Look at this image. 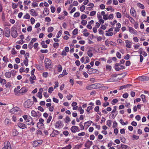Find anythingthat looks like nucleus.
I'll return each instance as SVG.
<instances>
[{"label": "nucleus", "mask_w": 149, "mask_h": 149, "mask_svg": "<svg viewBox=\"0 0 149 149\" xmlns=\"http://www.w3.org/2000/svg\"><path fill=\"white\" fill-rule=\"evenodd\" d=\"M93 142L88 140L86 144V147L88 148H89L92 145Z\"/></svg>", "instance_id": "nucleus-22"}, {"label": "nucleus", "mask_w": 149, "mask_h": 149, "mask_svg": "<svg viewBox=\"0 0 149 149\" xmlns=\"http://www.w3.org/2000/svg\"><path fill=\"white\" fill-rule=\"evenodd\" d=\"M59 134V132L56 130H54L52 133L50 134V136L52 137H54L56 135Z\"/></svg>", "instance_id": "nucleus-16"}, {"label": "nucleus", "mask_w": 149, "mask_h": 149, "mask_svg": "<svg viewBox=\"0 0 149 149\" xmlns=\"http://www.w3.org/2000/svg\"><path fill=\"white\" fill-rule=\"evenodd\" d=\"M26 124L28 125H33L34 124V123L33 122V120L31 116H29L28 119L26 120Z\"/></svg>", "instance_id": "nucleus-7"}, {"label": "nucleus", "mask_w": 149, "mask_h": 149, "mask_svg": "<svg viewBox=\"0 0 149 149\" xmlns=\"http://www.w3.org/2000/svg\"><path fill=\"white\" fill-rule=\"evenodd\" d=\"M79 130V128L77 126H72L70 129L71 131L73 133H75Z\"/></svg>", "instance_id": "nucleus-14"}, {"label": "nucleus", "mask_w": 149, "mask_h": 149, "mask_svg": "<svg viewBox=\"0 0 149 149\" xmlns=\"http://www.w3.org/2000/svg\"><path fill=\"white\" fill-rule=\"evenodd\" d=\"M93 85H95V87H96L95 88V89L100 88V84L98 83L95 84Z\"/></svg>", "instance_id": "nucleus-58"}, {"label": "nucleus", "mask_w": 149, "mask_h": 149, "mask_svg": "<svg viewBox=\"0 0 149 149\" xmlns=\"http://www.w3.org/2000/svg\"><path fill=\"white\" fill-rule=\"evenodd\" d=\"M54 30V28L52 27H49L47 29V31L48 32H52Z\"/></svg>", "instance_id": "nucleus-47"}, {"label": "nucleus", "mask_w": 149, "mask_h": 149, "mask_svg": "<svg viewBox=\"0 0 149 149\" xmlns=\"http://www.w3.org/2000/svg\"><path fill=\"white\" fill-rule=\"evenodd\" d=\"M78 29H74L72 32V33L74 35H76L78 33Z\"/></svg>", "instance_id": "nucleus-53"}, {"label": "nucleus", "mask_w": 149, "mask_h": 149, "mask_svg": "<svg viewBox=\"0 0 149 149\" xmlns=\"http://www.w3.org/2000/svg\"><path fill=\"white\" fill-rule=\"evenodd\" d=\"M30 14L33 16H36L38 15L37 13H36L33 9H31L30 11Z\"/></svg>", "instance_id": "nucleus-18"}, {"label": "nucleus", "mask_w": 149, "mask_h": 149, "mask_svg": "<svg viewBox=\"0 0 149 149\" xmlns=\"http://www.w3.org/2000/svg\"><path fill=\"white\" fill-rule=\"evenodd\" d=\"M141 97L142 99V100L143 102H146V96L145 95H144V94H142L141 95Z\"/></svg>", "instance_id": "nucleus-32"}, {"label": "nucleus", "mask_w": 149, "mask_h": 149, "mask_svg": "<svg viewBox=\"0 0 149 149\" xmlns=\"http://www.w3.org/2000/svg\"><path fill=\"white\" fill-rule=\"evenodd\" d=\"M27 91V88L26 87H23L19 91V93H24Z\"/></svg>", "instance_id": "nucleus-17"}, {"label": "nucleus", "mask_w": 149, "mask_h": 149, "mask_svg": "<svg viewBox=\"0 0 149 149\" xmlns=\"http://www.w3.org/2000/svg\"><path fill=\"white\" fill-rule=\"evenodd\" d=\"M39 123H38L37 124V125H38L40 123L41 124H42L43 125L42 123L44 121V120L42 119V118H40L39 119Z\"/></svg>", "instance_id": "nucleus-51"}, {"label": "nucleus", "mask_w": 149, "mask_h": 149, "mask_svg": "<svg viewBox=\"0 0 149 149\" xmlns=\"http://www.w3.org/2000/svg\"><path fill=\"white\" fill-rule=\"evenodd\" d=\"M80 15V13L79 12L75 13L74 15V17H77Z\"/></svg>", "instance_id": "nucleus-61"}, {"label": "nucleus", "mask_w": 149, "mask_h": 149, "mask_svg": "<svg viewBox=\"0 0 149 149\" xmlns=\"http://www.w3.org/2000/svg\"><path fill=\"white\" fill-rule=\"evenodd\" d=\"M70 118L68 116H67L66 117V120L65 122L66 123H68V122L70 121Z\"/></svg>", "instance_id": "nucleus-62"}, {"label": "nucleus", "mask_w": 149, "mask_h": 149, "mask_svg": "<svg viewBox=\"0 0 149 149\" xmlns=\"http://www.w3.org/2000/svg\"><path fill=\"white\" fill-rule=\"evenodd\" d=\"M93 123L92 121L91 120H89L86 122H85L84 123V126H86V127H89L91 124Z\"/></svg>", "instance_id": "nucleus-26"}, {"label": "nucleus", "mask_w": 149, "mask_h": 149, "mask_svg": "<svg viewBox=\"0 0 149 149\" xmlns=\"http://www.w3.org/2000/svg\"><path fill=\"white\" fill-rule=\"evenodd\" d=\"M11 73L9 72H7L5 73V76L7 78H10L11 77Z\"/></svg>", "instance_id": "nucleus-29"}, {"label": "nucleus", "mask_w": 149, "mask_h": 149, "mask_svg": "<svg viewBox=\"0 0 149 149\" xmlns=\"http://www.w3.org/2000/svg\"><path fill=\"white\" fill-rule=\"evenodd\" d=\"M143 49L142 48H140L138 50V53L140 54H141L142 55L143 54Z\"/></svg>", "instance_id": "nucleus-56"}, {"label": "nucleus", "mask_w": 149, "mask_h": 149, "mask_svg": "<svg viewBox=\"0 0 149 149\" xmlns=\"http://www.w3.org/2000/svg\"><path fill=\"white\" fill-rule=\"evenodd\" d=\"M37 39L36 38H32L30 42V43L28 45L29 48L31 49L33 47V43L36 41Z\"/></svg>", "instance_id": "nucleus-10"}, {"label": "nucleus", "mask_w": 149, "mask_h": 149, "mask_svg": "<svg viewBox=\"0 0 149 149\" xmlns=\"http://www.w3.org/2000/svg\"><path fill=\"white\" fill-rule=\"evenodd\" d=\"M63 126V123L61 122V121L59 120L56 122L55 126L56 127H62Z\"/></svg>", "instance_id": "nucleus-8"}, {"label": "nucleus", "mask_w": 149, "mask_h": 149, "mask_svg": "<svg viewBox=\"0 0 149 149\" xmlns=\"http://www.w3.org/2000/svg\"><path fill=\"white\" fill-rule=\"evenodd\" d=\"M105 35L106 36H112L113 35V32H108V31L107 32Z\"/></svg>", "instance_id": "nucleus-38"}, {"label": "nucleus", "mask_w": 149, "mask_h": 149, "mask_svg": "<svg viewBox=\"0 0 149 149\" xmlns=\"http://www.w3.org/2000/svg\"><path fill=\"white\" fill-rule=\"evenodd\" d=\"M131 86V85L130 84H126V85H123V86L120 87V89H124V88H128V87H129V86Z\"/></svg>", "instance_id": "nucleus-28"}, {"label": "nucleus", "mask_w": 149, "mask_h": 149, "mask_svg": "<svg viewBox=\"0 0 149 149\" xmlns=\"http://www.w3.org/2000/svg\"><path fill=\"white\" fill-rule=\"evenodd\" d=\"M24 19H29L30 16L28 13H26V14L24 16Z\"/></svg>", "instance_id": "nucleus-43"}, {"label": "nucleus", "mask_w": 149, "mask_h": 149, "mask_svg": "<svg viewBox=\"0 0 149 149\" xmlns=\"http://www.w3.org/2000/svg\"><path fill=\"white\" fill-rule=\"evenodd\" d=\"M116 55L117 57L119 58V59L121 58V55L119 52H117L116 54Z\"/></svg>", "instance_id": "nucleus-49"}, {"label": "nucleus", "mask_w": 149, "mask_h": 149, "mask_svg": "<svg viewBox=\"0 0 149 149\" xmlns=\"http://www.w3.org/2000/svg\"><path fill=\"white\" fill-rule=\"evenodd\" d=\"M71 148V146L70 145L67 146L66 147L62 148L61 149H70Z\"/></svg>", "instance_id": "nucleus-64"}, {"label": "nucleus", "mask_w": 149, "mask_h": 149, "mask_svg": "<svg viewBox=\"0 0 149 149\" xmlns=\"http://www.w3.org/2000/svg\"><path fill=\"white\" fill-rule=\"evenodd\" d=\"M42 143L41 140H38L34 141L33 143V146L36 147L41 145Z\"/></svg>", "instance_id": "nucleus-9"}, {"label": "nucleus", "mask_w": 149, "mask_h": 149, "mask_svg": "<svg viewBox=\"0 0 149 149\" xmlns=\"http://www.w3.org/2000/svg\"><path fill=\"white\" fill-rule=\"evenodd\" d=\"M72 2V0H68L67 1V2L65 3V6H66L68 4L71 3Z\"/></svg>", "instance_id": "nucleus-60"}, {"label": "nucleus", "mask_w": 149, "mask_h": 149, "mask_svg": "<svg viewBox=\"0 0 149 149\" xmlns=\"http://www.w3.org/2000/svg\"><path fill=\"white\" fill-rule=\"evenodd\" d=\"M102 11L101 12V13L98 12L97 15V17L99 19V22L100 24L102 23Z\"/></svg>", "instance_id": "nucleus-12"}, {"label": "nucleus", "mask_w": 149, "mask_h": 149, "mask_svg": "<svg viewBox=\"0 0 149 149\" xmlns=\"http://www.w3.org/2000/svg\"><path fill=\"white\" fill-rule=\"evenodd\" d=\"M62 33V32L61 31H58L57 34L56 35V37L57 38H59L60 37Z\"/></svg>", "instance_id": "nucleus-52"}, {"label": "nucleus", "mask_w": 149, "mask_h": 149, "mask_svg": "<svg viewBox=\"0 0 149 149\" xmlns=\"http://www.w3.org/2000/svg\"><path fill=\"white\" fill-rule=\"evenodd\" d=\"M95 85L93 84H91V85L87 86L86 88L88 90H91L93 89H95Z\"/></svg>", "instance_id": "nucleus-20"}, {"label": "nucleus", "mask_w": 149, "mask_h": 149, "mask_svg": "<svg viewBox=\"0 0 149 149\" xmlns=\"http://www.w3.org/2000/svg\"><path fill=\"white\" fill-rule=\"evenodd\" d=\"M130 13L131 15L134 17H136L137 16L136 12L134 9V8L133 7L131 8L130 10Z\"/></svg>", "instance_id": "nucleus-5"}, {"label": "nucleus", "mask_w": 149, "mask_h": 149, "mask_svg": "<svg viewBox=\"0 0 149 149\" xmlns=\"http://www.w3.org/2000/svg\"><path fill=\"white\" fill-rule=\"evenodd\" d=\"M128 29L129 32L132 34L137 35V31L136 30H134V29L132 28L131 27H128Z\"/></svg>", "instance_id": "nucleus-13"}, {"label": "nucleus", "mask_w": 149, "mask_h": 149, "mask_svg": "<svg viewBox=\"0 0 149 149\" xmlns=\"http://www.w3.org/2000/svg\"><path fill=\"white\" fill-rule=\"evenodd\" d=\"M4 35L7 37H9L10 35V29L8 27H6L4 29Z\"/></svg>", "instance_id": "nucleus-6"}, {"label": "nucleus", "mask_w": 149, "mask_h": 149, "mask_svg": "<svg viewBox=\"0 0 149 149\" xmlns=\"http://www.w3.org/2000/svg\"><path fill=\"white\" fill-rule=\"evenodd\" d=\"M139 47L140 45H139L138 44H136L135 45H133V47L136 50H137V49H139Z\"/></svg>", "instance_id": "nucleus-46"}, {"label": "nucleus", "mask_w": 149, "mask_h": 149, "mask_svg": "<svg viewBox=\"0 0 149 149\" xmlns=\"http://www.w3.org/2000/svg\"><path fill=\"white\" fill-rule=\"evenodd\" d=\"M139 79L142 81H145V80H148L149 79V77H139Z\"/></svg>", "instance_id": "nucleus-23"}, {"label": "nucleus", "mask_w": 149, "mask_h": 149, "mask_svg": "<svg viewBox=\"0 0 149 149\" xmlns=\"http://www.w3.org/2000/svg\"><path fill=\"white\" fill-rule=\"evenodd\" d=\"M19 127L22 128H25L26 127V125L22 123H19L18 125Z\"/></svg>", "instance_id": "nucleus-31"}, {"label": "nucleus", "mask_w": 149, "mask_h": 149, "mask_svg": "<svg viewBox=\"0 0 149 149\" xmlns=\"http://www.w3.org/2000/svg\"><path fill=\"white\" fill-rule=\"evenodd\" d=\"M45 66L47 69L52 68V66L51 65V61L50 59L48 58H46L45 59Z\"/></svg>", "instance_id": "nucleus-1"}, {"label": "nucleus", "mask_w": 149, "mask_h": 149, "mask_svg": "<svg viewBox=\"0 0 149 149\" xmlns=\"http://www.w3.org/2000/svg\"><path fill=\"white\" fill-rule=\"evenodd\" d=\"M62 69V68L61 65H59L58 66V71L59 72H61Z\"/></svg>", "instance_id": "nucleus-45"}, {"label": "nucleus", "mask_w": 149, "mask_h": 149, "mask_svg": "<svg viewBox=\"0 0 149 149\" xmlns=\"http://www.w3.org/2000/svg\"><path fill=\"white\" fill-rule=\"evenodd\" d=\"M111 42H112L111 41H110L109 42L108 40H107L105 42V44L106 45L109 46V44H111Z\"/></svg>", "instance_id": "nucleus-54"}, {"label": "nucleus", "mask_w": 149, "mask_h": 149, "mask_svg": "<svg viewBox=\"0 0 149 149\" xmlns=\"http://www.w3.org/2000/svg\"><path fill=\"white\" fill-rule=\"evenodd\" d=\"M20 110L18 107H16L10 110V112L12 113L19 114L20 112Z\"/></svg>", "instance_id": "nucleus-2"}, {"label": "nucleus", "mask_w": 149, "mask_h": 149, "mask_svg": "<svg viewBox=\"0 0 149 149\" xmlns=\"http://www.w3.org/2000/svg\"><path fill=\"white\" fill-rule=\"evenodd\" d=\"M116 15L117 18H120L122 17V15L119 12L116 13Z\"/></svg>", "instance_id": "nucleus-35"}, {"label": "nucleus", "mask_w": 149, "mask_h": 149, "mask_svg": "<svg viewBox=\"0 0 149 149\" xmlns=\"http://www.w3.org/2000/svg\"><path fill=\"white\" fill-rule=\"evenodd\" d=\"M10 121V120L9 119H6L5 120V124L6 125H8Z\"/></svg>", "instance_id": "nucleus-63"}, {"label": "nucleus", "mask_w": 149, "mask_h": 149, "mask_svg": "<svg viewBox=\"0 0 149 149\" xmlns=\"http://www.w3.org/2000/svg\"><path fill=\"white\" fill-rule=\"evenodd\" d=\"M136 5L138 7L142 8V9H144L145 8V6L144 5L141 4V3H137Z\"/></svg>", "instance_id": "nucleus-25"}, {"label": "nucleus", "mask_w": 149, "mask_h": 149, "mask_svg": "<svg viewBox=\"0 0 149 149\" xmlns=\"http://www.w3.org/2000/svg\"><path fill=\"white\" fill-rule=\"evenodd\" d=\"M121 147L122 149H128L130 148V147H129L128 146L126 145H121Z\"/></svg>", "instance_id": "nucleus-33"}, {"label": "nucleus", "mask_w": 149, "mask_h": 149, "mask_svg": "<svg viewBox=\"0 0 149 149\" xmlns=\"http://www.w3.org/2000/svg\"><path fill=\"white\" fill-rule=\"evenodd\" d=\"M126 44L125 47L128 48H130L131 47L132 42L128 40H126L125 41Z\"/></svg>", "instance_id": "nucleus-11"}, {"label": "nucleus", "mask_w": 149, "mask_h": 149, "mask_svg": "<svg viewBox=\"0 0 149 149\" xmlns=\"http://www.w3.org/2000/svg\"><path fill=\"white\" fill-rule=\"evenodd\" d=\"M105 13L103 11V19L105 20L108 19H109L108 15L107 14H105Z\"/></svg>", "instance_id": "nucleus-36"}, {"label": "nucleus", "mask_w": 149, "mask_h": 149, "mask_svg": "<svg viewBox=\"0 0 149 149\" xmlns=\"http://www.w3.org/2000/svg\"><path fill=\"white\" fill-rule=\"evenodd\" d=\"M18 134V132L16 130H14L13 132V136H16Z\"/></svg>", "instance_id": "nucleus-39"}, {"label": "nucleus", "mask_w": 149, "mask_h": 149, "mask_svg": "<svg viewBox=\"0 0 149 149\" xmlns=\"http://www.w3.org/2000/svg\"><path fill=\"white\" fill-rule=\"evenodd\" d=\"M39 91L38 93V96L39 98L41 99L42 97V93L43 91V89L40 88L39 90Z\"/></svg>", "instance_id": "nucleus-19"}, {"label": "nucleus", "mask_w": 149, "mask_h": 149, "mask_svg": "<svg viewBox=\"0 0 149 149\" xmlns=\"http://www.w3.org/2000/svg\"><path fill=\"white\" fill-rule=\"evenodd\" d=\"M101 24V26L100 28L99 29V33L100 34H102V25Z\"/></svg>", "instance_id": "nucleus-55"}, {"label": "nucleus", "mask_w": 149, "mask_h": 149, "mask_svg": "<svg viewBox=\"0 0 149 149\" xmlns=\"http://www.w3.org/2000/svg\"><path fill=\"white\" fill-rule=\"evenodd\" d=\"M28 60L27 58H26V57L24 61V63L26 66H27L28 65Z\"/></svg>", "instance_id": "nucleus-41"}, {"label": "nucleus", "mask_w": 149, "mask_h": 149, "mask_svg": "<svg viewBox=\"0 0 149 149\" xmlns=\"http://www.w3.org/2000/svg\"><path fill=\"white\" fill-rule=\"evenodd\" d=\"M117 21L116 20L114 19L113 21L110 22V23L111 24V25H112L113 27V26H114L115 24L116 23Z\"/></svg>", "instance_id": "nucleus-37"}, {"label": "nucleus", "mask_w": 149, "mask_h": 149, "mask_svg": "<svg viewBox=\"0 0 149 149\" xmlns=\"http://www.w3.org/2000/svg\"><path fill=\"white\" fill-rule=\"evenodd\" d=\"M125 67L124 66L122 65H121L120 64H119V66L118 68H115V70H117L118 71V70H121V69H123Z\"/></svg>", "instance_id": "nucleus-21"}, {"label": "nucleus", "mask_w": 149, "mask_h": 149, "mask_svg": "<svg viewBox=\"0 0 149 149\" xmlns=\"http://www.w3.org/2000/svg\"><path fill=\"white\" fill-rule=\"evenodd\" d=\"M88 56L90 57H91L93 56V53L92 50H89L87 52Z\"/></svg>", "instance_id": "nucleus-34"}, {"label": "nucleus", "mask_w": 149, "mask_h": 149, "mask_svg": "<svg viewBox=\"0 0 149 149\" xmlns=\"http://www.w3.org/2000/svg\"><path fill=\"white\" fill-rule=\"evenodd\" d=\"M0 83H1L2 85H3L6 84V81L5 79H2L0 77Z\"/></svg>", "instance_id": "nucleus-27"}, {"label": "nucleus", "mask_w": 149, "mask_h": 149, "mask_svg": "<svg viewBox=\"0 0 149 149\" xmlns=\"http://www.w3.org/2000/svg\"><path fill=\"white\" fill-rule=\"evenodd\" d=\"M107 124L108 126L109 127L111 126L112 124V121L111 120H108L107 121Z\"/></svg>", "instance_id": "nucleus-48"}, {"label": "nucleus", "mask_w": 149, "mask_h": 149, "mask_svg": "<svg viewBox=\"0 0 149 149\" xmlns=\"http://www.w3.org/2000/svg\"><path fill=\"white\" fill-rule=\"evenodd\" d=\"M11 147L10 143L8 141H6L4 143V147L3 149H11Z\"/></svg>", "instance_id": "nucleus-4"}, {"label": "nucleus", "mask_w": 149, "mask_h": 149, "mask_svg": "<svg viewBox=\"0 0 149 149\" xmlns=\"http://www.w3.org/2000/svg\"><path fill=\"white\" fill-rule=\"evenodd\" d=\"M12 8L13 9H15L18 6L17 4L13 3H12Z\"/></svg>", "instance_id": "nucleus-59"}, {"label": "nucleus", "mask_w": 149, "mask_h": 149, "mask_svg": "<svg viewBox=\"0 0 149 149\" xmlns=\"http://www.w3.org/2000/svg\"><path fill=\"white\" fill-rule=\"evenodd\" d=\"M120 122L121 124L123 125H127L128 124L127 122H126V123L124 122L123 119H120Z\"/></svg>", "instance_id": "nucleus-40"}, {"label": "nucleus", "mask_w": 149, "mask_h": 149, "mask_svg": "<svg viewBox=\"0 0 149 149\" xmlns=\"http://www.w3.org/2000/svg\"><path fill=\"white\" fill-rule=\"evenodd\" d=\"M49 10L46 8H45L44 11L43 12V14L45 15L46 16L49 14Z\"/></svg>", "instance_id": "nucleus-30"}, {"label": "nucleus", "mask_w": 149, "mask_h": 149, "mask_svg": "<svg viewBox=\"0 0 149 149\" xmlns=\"http://www.w3.org/2000/svg\"><path fill=\"white\" fill-rule=\"evenodd\" d=\"M31 113L32 116L33 117L38 116V117H40V114H39V115H37V113H36V112L34 110L32 111Z\"/></svg>", "instance_id": "nucleus-24"}, {"label": "nucleus", "mask_w": 149, "mask_h": 149, "mask_svg": "<svg viewBox=\"0 0 149 149\" xmlns=\"http://www.w3.org/2000/svg\"><path fill=\"white\" fill-rule=\"evenodd\" d=\"M53 88L52 87H50L48 89V92L50 93H52V92L53 91Z\"/></svg>", "instance_id": "nucleus-57"}, {"label": "nucleus", "mask_w": 149, "mask_h": 149, "mask_svg": "<svg viewBox=\"0 0 149 149\" xmlns=\"http://www.w3.org/2000/svg\"><path fill=\"white\" fill-rule=\"evenodd\" d=\"M11 35L13 38H16L17 36V31L15 30H12Z\"/></svg>", "instance_id": "nucleus-15"}, {"label": "nucleus", "mask_w": 149, "mask_h": 149, "mask_svg": "<svg viewBox=\"0 0 149 149\" xmlns=\"http://www.w3.org/2000/svg\"><path fill=\"white\" fill-rule=\"evenodd\" d=\"M118 102V100L117 99H114L111 102V104H112V105H115V104L116 103H117Z\"/></svg>", "instance_id": "nucleus-42"}, {"label": "nucleus", "mask_w": 149, "mask_h": 149, "mask_svg": "<svg viewBox=\"0 0 149 149\" xmlns=\"http://www.w3.org/2000/svg\"><path fill=\"white\" fill-rule=\"evenodd\" d=\"M33 103L32 101L28 100L24 102V105L25 108H29L32 106Z\"/></svg>", "instance_id": "nucleus-3"}, {"label": "nucleus", "mask_w": 149, "mask_h": 149, "mask_svg": "<svg viewBox=\"0 0 149 149\" xmlns=\"http://www.w3.org/2000/svg\"><path fill=\"white\" fill-rule=\"evenodd\" d=\"M52 117L51 116H50L48 118V119H47V123H49L50 121H51V120H52Z\"/></svg>", "instance_id": "nucleus-44"}, {"label": "nucleus", "mask_w": 149, "mask_h": 149, "mask_svg": "<svg viewBox=\"0 0 149 149\" xmlns=\"http://www.w3.org/2000/svg\"><path fill=\"white\" fill-rule=\"evenodd\" d=\"M133 40L135 42H138L139 40L138 38L136 36L134 37L133 38Z\"/></svg>", "instance_id": "nucleus-50"}]
</instances>
